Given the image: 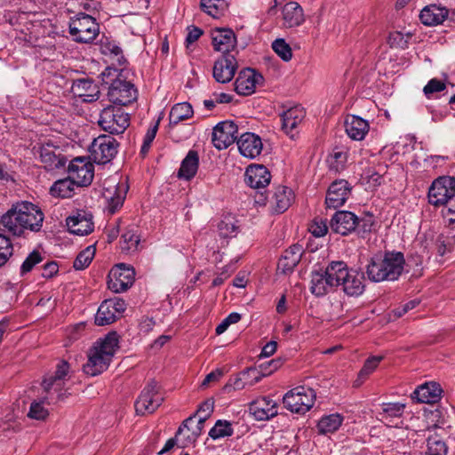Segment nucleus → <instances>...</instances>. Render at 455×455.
<instances>
[{"instance_id":"obj_1","label":"nucleus","mask_w":455,"mask_h":455,"mask_svg":"<svg viewBox=\"0 0 455 455\" xmlns=\"http://www.w3.org/2000/svg\"><path fill=\"white\" fill-rule=\"evenodd\" d=\"M44 218L38 206L27 201L18 202L0 218V231H8L17 236H21L26 230L37 232Z\"/></svg>"},{"instance_id":"obj_2","label":"nucleus","mask_w":455,"mask_h":455,"mask_svg":"<svg viewBox=\"0 0 455 455\" xmlns=\"http://www.w3.org/2000/svg\"><path fill=\"white\" fill-rule=\"evenodd\" d=\"M69 372V364L67 361H61L57 364L54 374L47 376L42 382L44 395L40 401H34L29 408L28 416L37 420L45 419L48 415V410L44 406V403L55 404L64 401L68 397L65 389L66 377Z\"/></svg>"},{"instance_id":"obj_3","label":"nucleus","mask_w":455,"mask_h":455,"mask_svg":"<svg viewBox=\"0 0 455 455\" xmlns=\"http://www.w3.org/2000/svg\"><path fill=\"white\" fill-rule=\"evenodd\" d=\"M404 263L402 252L377 253L371 258L365 272L371 282L395 281L402 275Z\"/></svg>"},{"instance_id":"obj_4","label":"nucleus","mask_w":455,"mask_h":455,"mask_svg":"<svg viewBox=\"0 0 455 455\" xmlns=\"http://www.w3.org/2000/svg\"><path fill=\"white\" fill-rule=\"evenodd\" d=\"M116 73L117 69L107 68L101 76L105 84H110L108 92L109 101L122 108L135 101L138 92L131 82L120 78L108 80L110 76H116Z\"/></svg>"},{"instance_id":"obj_5","label":"nucleus","mask_w":455,"mask_h":455,"mask_svg":"<svg viewBox=\"0 0 455 455\" xmlns=\"http://www.w3.org/2000/svg\"><path fill=\"white\" fill-rule=\"evenodd\" d=\"M98 124L110 134H122L130 124V117L121 107L109 105L100 112Z\"/></svg>"},{"instance_id":"obj_6","label":"nucleus","mask_w":455,"mask_h":455,"mask_svg":"<svg viewBox=\"0 0 455 455\" xmlns=\"http://www.w3.org/2000/svg\"><path fill=\"white\" fill-rule=\"evenodd\" d=\"M100 26L96 20L85 13H78L69 21V34L78 43H92L99 35Z\"/></svg>"},{"instance_id":"obj_7","label":"nucleus","mask_w":455,"mask_h":455,"mask_svg":"<svg viewBox=\"0 0 455 455\" xmlns=\"http://www.w3.org/2000/svg\"><path fill=\"white\" fill-rule=\"evenodd\" d=\"M315 397L316 395L314 389L299 386L284 395L283 403L290 411L305 414L313 407Z\"/></svg>"},{"instance_id":"obj_8","label":"nucleus","mask_w":455,"mask_h":455,"mask_svg":"<svg viewBox=\"0 0 455 455\" xmlns=\"http://www.w3.org/2000/svg\"><path fill=\"white\" fill-rule=\"evenodd\" d=\"M119 143L110 135H100L92 142L89 152L90 158L96 164L109 163L117 154Z\"/></svg>"},{"instance_id":"obj_9","label":"nucleus","mask_w":455,"mask_h":455,"mask_svg":"<svg viewBox=\"0 0 455 455\" xmlns=\"http://www.w3.org/2000/svg\"><path fill=\"white\" fill-rule=\"evenodd\" d=\"M164 397L159 393L157 383L150 381L141 391L135 402V411L139 415L153 413L163 403Z\"/></svg>"},{"instance_id":"obj_10","label":"nucleus","mask_w":455,"mask_h":455,"mask_svg":"<svg viewBox=\"0 0 455 455\" xmlns=\"http://www.w3.org/2000/svg\"><path fill=\"white\" fill-rule=\"evenodd\" d=\"M455 193V178L443 176L435 180L428 189V202L430 204L443 206Z\"/></svg>"},{"instance_id":"obj_11","label":"nucleus","mask_w":455,"mask_h":455,"mask_svg":"<svg viewBox=\"0 0 455 455\" xmlns=\"http://www.w3.org/2000/svg\"><path fill=\"white\" fill-rule=\"evenodd\" d=\"M68 172L76 188L88 187L94 177V166L87 157L78 156L70 161Z\"/></svg>"},{"instance_id":"obj_12","label":"nucleus","mask_w":455,"mask_h":455,"mask_svg":"<svg viewBox=\"0 0 455 455\" xmlns=\"http://www.w3.org/2000/svg\"><path fill=\"white\" fill-rule=\"evenodd\" d=\"M134 276V269L121 263L110 270L108 287L114 292H124L132 285Z\"/></svg>"},{"instance_id":"obj_13","label":"nucleus","mask_w":455,"mask_h":455,"mask_svg":"<svg viewBox=\"0 0 455 455\" xmlns=\"http://www.w3.org/2000/svg\"><path fill=\"white\" fill-rule=\"evenodd\" d=\"M238 138L237 125L233 121L219 123L212 131V141L218 149H225L232 145Z\"/></svg>"},{"instance_id":"obj_14","label":"nucleus","mask_w":455,"mask_h":455,"mask_svg":"<svg viewBox=\"0 0 455 455\" xmlns=\"http://www.w3.org/2000/svg\"><path fill=\"white\" fill-rule=\"evenodd\" d=\"M358 217L349 211H338L331 217L330 228L341 235H347L356 229Z\"/></svg>"},{"instance_id":"obj_15","label":"nucleus","mask_w":455,"mask_h":455,"mask_svg":"<svg viewBox=\"0 0 455 455\" xmlns=\"http://www.w3.org/2000/svg\"><path fill=\"white\" fill-rule=\"evenodd\" d=\"M351 193V186L346 180L333 181L327 191L325 204L328 208L337 209L344 205Z\"/></svg>"},{"instance_id":"obj_16","label":"nucleus","mask_w":455,"mask_h":455,"mask_svg":"<svg viewBox=\"0 0 455 455\" xmlns=\"http://www.w3.org/2000/svg\"><path fill=\"white\" fill-rule=\"evenodd\" d=\"M66 225L70 233L86 235L93 231L92 214L83 210L77 211L66 219Z\"/></svg>"},{"instance_id":"obj_17","label":"nucleus","mask_w":455,"mask_h":455,"mask_svg":"<svg viewBox=\"0 0 455 455\" xmlns=\"http://www.w3.org/2000/svg\"><path fill=\"white\" fill-rule=\"evenodd\" d=\"M263 76L252 68L242 70L235 82V91L239 95L248 96L255 92L256 86L262 84Z\"/></svg>"},{"instance_id":"obj_18","label":"nucleus","mask_w":455,"mask_h":455,"mask_svg":"<svg viewBox=\"0 0 455 455\" xmlns=\"http://www.w3.org/2000/svg\"><path fill=\"white\" fill-rule=\"evenodd\" d=\"M237 69V62L234 55H222L213 66V77L221 84L230 82Z\"/></svg>"},{"instance_id":"obj_19","label":"nucleus","mask_w":455,"mask_h":455,"mask_svg":"<svg viewBox=\"0 0 455 455\" xmlns=\"http://www.w3.org/2000/svg\"><path fill=\"white\" fill-rule=\"evenodd\" d=\"M212 45L215 51L220 52L222 55L230 54L236 45V37L230 28H216L212 34Z\"/></svg>"},{"instance_id":"obj_20","label":"nucleus","mask_w":455,"mask_h":455,"mask_svg":"<svg viewBox=\"0 0 455 455\" xmlns=\"http://www.w3.org/2000/svg\"><path fill=\"white\" fill-rule=\"evenodd\" d=\"M41 162L48 171H53L65 166L67 159L60 153L58 148L46 144L39 148Z\"/></svg>"},{"instance_id":"obj_21","label":"nucleus","mask_w":455,"mask_h":455,"mask_svg":"<svg viewBox=\"0 0 455 455\" xmlns=\"http://www.w3.org/2000/svg\"><path fill=\"white\" fill-rule=\"evenodd\" d=\"M240 153L248 158H255L262 151V141L259 136L252 132H245L237 140Z\"/></svg>"},{"instance_id":"obj_22","label":"nucleus","mask_w":455,"mask_h":455,"mask_svg":"<svg viewBox=\"0 0 455 455\" xmlns=\"http://www.w3.org/2000/svg\"><path fill=\"white\" fill-rule=\"evenodd\" d=\"M71 92L84 101L92 102L99 99L100 90L90 78H80L73 82Z\"/></svg>"},{"instance_id":"obj_23","label":"nucleus","mask_w":455,"mask_h":455,"mask_svg":"<svg viewBox=\"0 0 455 455\" xmlns=\"http://www.w3.org/2000/svg\"><path fill=\"white\" fill-rule=\"evenodd\" d=\"M270 179V172L263 165H251L246 169L244 181L251 188H265Z\"/></svg>"},{"instance_id":"obj_24","label":"nucleus","mask_w":455,"mask_h":455,"mask_svg":"<svg viewBox=\"0 0 455 455\" xmlns=\"http://www.w3.org/2000/svg\"><path fill=\"white\" fill-rule=\"evenodd\" d=\"M442 388L436 382L425 383L417 387L411 397L419 403H434L441 398Z\"/></svg>"},{"instance_id":"obj_25","label":"nucleus","mask_w":455,"mask_h":455,"mask_svg":"<svg viewBox=\"0 0 455 455\" xmlns=\"http://www.w3.org/2000/svg\"><path fill=\"white\" fill-rule=\"evenodd\" d=\"M304 250L300 244H293L284 251L278 261L277 268L282 273L292 272L301 259Z\"/></svg>"},{"instance_id":"obj_26","label":"nucleus","mask_w":455,"mask_h":455,"mask_svg":"<svg viewBox=\"0 0 455 455\" xmlns=\"http://www.w3.org/2000/svg\"><path fill=\"white\" fill-rule=\"evenodd\" d=\"M449 10L446 7L430 4L420 12L419 19L426 26H437L442 24L448 17Z\"/></svg>"},{"instance_id":"obj_27","label":"nucleus","mask_w":455,"mask_h":455,"mask_svg":"<svg viewBox=\"0 0 455 455\" xmlns=\"http://www.w3.org/2000/svg\"><path fill=\"white\" fill-rule=\"evenodd\" d=\"M110 362L103 354L92 347L88 354V362L84 365V371L90 376L99 375L108 369Z\"/></svg>"},{"instance_id":"obj_28","label":"nucleus","mask_w":455,"mask_h":455,"mask_svg":"<svg viewBox=\"0 0 455 455\" xmlns=\"http://www.w3.org/2000/svg\"><path fill=\"white\" fill-rule=\"evenodd\" d=\"M282 14L285 28L299 27L305 21L303 9L297 2L285 4L283 7Z\"/></svg>"},{"instance_id":"obj_29","label":"nucleus","mask_w":455,"mask_h":455,"mask_svg":"<svg viewBox=\"0 0 455 455\" xmlns=\"http://www.w3.org/2000/svg\"><path fill=\"white\" fill-rule=\"evenodd\" d=\"M344 125L347 134L354 140H362L369 131L367 121L356 116H347Z\"/></svg>"},{"instance_id":"obj_30","label":"nucleus","mask_w":455,"mask_h":455,"mask_svg":"<svg viewBox=\"0 0 455 455\" xmlns=\"http://www.w3.org/2000/svg\"><path fill=\"white\" fill-rule=\"evenodd\" d=\"M305 117L303 108L296 106L284 111L281 116L282 128L287 133L293 137L292 132Z\"/></svg>"},{"instance_id":"obj_31","label":"nucleus","mask_w":455,"mask_h":455,"mask_svg":"<svg viewBox=\"0 0 455 455\" xmlns=\"http://www.w3.org/2000/svg\"><path fill=\"white\" fill-rule=\"evenodd\" d=\"M331 285L334 287L340 286L341 282L347 276L349 270L344 261H332L325 269H323Z\"/></svg>"},{"instance_id":"obj_32","label":"nucleus","mask_w":455,"mask_h":455,"mask_svg":"<svg viewBox=\"0 0 455 455\" xmlns=\"http://www.w3.org/2000/svg\"><path fill=\"white\" fill-rule=\"evenodd\" d=\"M363 276L355 271H349L347 276L341 282L343 291L348 296H359L364 291Z\"/></svg>"},{"instance_id":"obj_33","label":"nucleus","mask_w":455,"mask_h":455,"mask_svg":"<svg viewBox=\"0 0 455 455\" xmlns=\"http://www.w3.org/2000/svg\"><path fill=\"white\" fill-rule=\"evenodd\" d=\"M251 410L258 420H267L277 415L276 403L267 397L253 404Z\"/></svg>"},{"instance_id":"obj_34","label":"nucleus","mask_w":455,"mask_h":455,"mask_svg":"<svg viewBox=\"0 0 455 455\" xmlns=\"http://www.w3.org/2000/svg\"><path fill=\"white\" fill-rule=\"evenodd\" d=\"M199 166V156L196 150H189L186 157L182 160L179 177L187 180H191L196 173Z\"/></svg>"},{"instance_id":"obj_35","label":"nucleus","mask_w":455,"mask_h":455,"mask_svg":"<svg viewBox=\"0 0 455 455\" xmlns=\"http://www.w3.org/2000/svg\"><path fill=\"white\" fill-rule=\"evenodd\" d=\"M194 110L188 102L175 104L169 114V127L173 129L180 122L188 120L193 116Z\"/></svg>"},{"instance_id":"obj_36","label":"nucleus","mask_w":455,"mask_h":455,"mask_svg":"<svg viewBox=\"0 0 455 455\" xmlns=\"http://www.w3.org/2000/svg\"><path fill=\"white\" fill-rule=\"evenodd\" d=\"M118 334L116 331H111L104 339L98 340L92 347L109 360H112L116 350L118 348Z\"/></svg>"},{"instance_id":"obj_37","label":"nucleus","mask_w":455,"mask_h":455,"mask_svg":"<svg viewBox=\"0 0 455 455\" xmlns=\"http://www.w3.org/2000/svg\"><path fill=\"white\" fill-rule=\"evenodd\" d=\"M332 288L333 286L331 285L323 269L312 272L310 291L314 295L317 297L323 296Z\"/></svg>"},{"instance_id":"obj_38","label":"nucleus","mask_w":455,"mask_h":455,"mask_svg":"<svg viewBox=\"0 0 455 455\" xmlns=\"http://www.w3.org/2000/svg\"><path fill=\"white\" fill-rule=\"evenodd\" d=\"M258 373V370L255 368H247L246 370L243 371L239 373L238 376L235 378L233 382H229L225 385L224 390L226 392H228L231 388L235 390H241L245 387V386H253L254 384L258 383L260 379V376H255L253 379L249 380L247 379V376L251 374Z\"/></svg>"},{"instance_id":"obj_39","label":"nucleus","mask_w":455,"mask_h":455,"mask_svg":"<svg viewBox=\"0 0 455 455\" xmlns=\"http://www.w3.org/2000/svg\"><path fill=\"white\" fill-rule=\"evenodd\" d=\"M76 183L68 175V178L59 180L51 187L50 192L53 196L70 198L75 194Z\"/></svg>"},{"instance_id":"obj_40","label":"nucleus","mask_w":455,"mask_h":455,"mask_svg":"<svg viewBox=\"0 0 455 455\" xmlns=\"http://www.w3.org/2000/svg\"><path fill=\"white\" fill-rule=\"evenodd\" d=\"M111 301L104 300L98 308L95 315V323L99 326L108 325L114 323L119 316L116 312H113V306Z\"/></svg>"},{"instance_id":"obj_41","label":"nucleus","mask_w":455,"mask_h":455,"mask_svg":"<svg viewBox=\"0 0 455 455\" xmlns=\"http://www.w3.org/2000/svg\"><path fill=\"white\" fill-rule=\"evenodd\" d=\"M343 421V417L339 413L330 414L323 417L318 424V433L325 435L328 433H333L339 429Z\"/></svg>"},{"instance_id":"obj_42","label":"nucleus","mask_w":455,"mask_h":455,"mask_svg":"<svg viewBox=\"0 0 455 455\" xmlns=\"http://www.w3.org/2000/svg\"><path fill=\"white\" fill-rule=\"evenodd\" d=\"M195 416H191L185 419L182 423V425L179 427L176 437L180 435L183 431V428L186 427L188 431H191V434L187 436V440L182 442L181 446H186L188 443H193L196 442L197 437L202 434V431L204 427L205 419L199 418L197 424L195 428H190L188 427V424L193 421Z\"/></svg>"},{"instance_id":"obj_43","label":"nucleus","mask_w":455,"mask_h":455,"mask_svg":"<svg viewBox=\"0 0 455 455\" xmlns=\"http://www.w3.org/2000/svg\"><path fill=\"white\" fill-rule=\"evenodd\" d=\"M293 199V194L291 188L287 187L278 188L275 193V212L282 213L291 205Z\"/></svg>"},{"instance_id":"obj_44","label":"nucleus","mask_w":455,"mask_h":455,"mask_svg":"<svg viewBox=\"0 0 455 455\" xmlns=\"http://www.w3.org/2000/svg\"><path fill=\"white\" fill-rule=\"evenodd\" d=\"M427 455H447V444L437 434L431 435L427 437Z\"/></svg>"},{"instance_id":"obj_45","label":"nucleus","mask_w":455,"mask_h":455,"mask_svg":"<svg viewBox=\"0 0 455 455\" xmlns=\"http://www.w3.org/2000/svg\"><path fill=\"white\" fill-rule=\"evenodd\" d=\"M201 9L213 18H218L227 8L225 0H201Z\"/></svg>"},{"instance_id":"obj_46","label":"nucleus","mask_w":455,"mask_h":455,"mask_svg":"<svg viewBox=\"0 0 455 455\" xmlns=\"http://www.w3.org/2000/svg\"><path fill=\"white\" fill-rule=\"evenodd\" d=\"M405 404L402 403H384L380 413L382 420L391 422V419L400 418L403 414Z\"/></svg>"},{"instance_id":"obj_47","label":"nucleus","mask_w":455,"mask_h":455,"mask_svg":"<svg viewBox=\"0 0 455 455\" xmlns=\"http://www.w3.org/2000/svg\"><path fill=\"white\" fill-rule=\"evenodd\" d=\"M95 255V249L92 245L86 247L76 256L73 267L76 270L86 268L92 262Z\"/></svg>"},{"instance_id":"obj_48","label":"nucleus","mask_w":455,"mask_h":455,"mask_svg":"<svg viewBox=\"0 0 455 455\" xmlns=\"http://www.w3.org/2000/svg\"><path fill=\"white\" fill-rule=\"evenodd\" d=\"M233 435V428L229 421L219 419L214 427L210 430L209 436L213 440L231 436Z\"/></svg>"},{"instance_id":"obj_49","label":"nucleus","mask_w":455,"mask_h":455,"mask_svg":"<svg viewBox=\"0 0 455 455\" xmlns=\"http://www.w3.org/2000/svg\"><path fill=\"white\" fill-rule=\"evenodd\" d=\"M4 232L0 231V267L5 265L13 253V245Z\"/></svg>"},{"instance_id":"obj_50","label":"nucleus","mask_w":455,"mask_h":455,"mask_svg":"<svg viewBox=\"0 0 455 455\" xmlns=\"http://www.w3.org/2000/svg\"><path fill=\"white\" fill-rule=\"evenodd\" d=\"M44 260V257L38 251L35 250L28 254L20 266V275L32 271V269Z\"/></svg>"},{"instance_id":"obj_51","label":"nucleus","mask_w":455,"mask_h":455,"mask_svg":"<svg viewBox=\"0 0 455 455\" xmlns=\"http://www.w3.org/2000/svg\"><path fill=\"white\" fill-rule=\"evenodd\" d=\"M122 251L131 252L137 250L140 243V237L133 230H127L122 235Z\"/></svg>"},{"instance_id":"obj_52","label":"nucleus","mask_w":455,"mask_h":455,"mask_svg":"<svg viewBox=\"0 0 455 455\" xmlns=\"http://www.w3.org/2000/svg\"><path fill=\"white\" fill-rule=\"evenodd\" d=\"M272 49L284 61H289L292 58L291 48L283 38L275 39L272 43Z\"/></svg>"},{"instance_id":"obj_53","label":"nucleus","mask_w":455,"mask_h":455,"mask_svg":"<svg viewBox=\"0 0 455 455\" xmlns=\"http://www.w3.org/2000/svg\"><path fill=\"white\" fill-rule=\"evenodd\" d=\"M127 188H117L116 194L110 197L108 204V211L109 213L114 214L124 204Z\"/></svg>"},{"instance_id":"obj_54","label":"nucleus","mask_w":455,"mask_h":455,"mask_svg":"<svg viewBox=\"0 0 455 455\" xmlns=\"http://www.w3.org/2000/svg\"><path fill=\"white\" fill-rule=\"evenodd\" d=\"M383 356L380 355H374L371 357H369L361 371H359L358 377L359 379H365L367 378L371 373L373 372V371L378 367L379 363L382 361Z\"/></svg>"},{"instance_id":"obj_55","label":"nucleus","mask_w":455,"mask_h":455,"mask_svg":"<svg viewBox=\"0 0 455 455\" xmlns=\"http://www.w3.org/2000/svg\"><path fill=\"white\" fill-rule=\"evenodd\" d=\"M411 37V35H407V37L403 36V33L399 31L391 32L388 36L387 43L390 47L394 48H401L405 49L408 47V39Z\"/></svg>"},{"instance_id":"obj_56","label":"nucleus","mask_w":455,"mask_h":455,"mask_svg":"<svg viewBox=\"0 0 455 455\" xmlns=\"http://www.w3.org/2000/svg\"><path fill=\"white\" fill-rule=\"evenodd\" d=\"M328 225L326 220L315 218L309 226V232L315 237H322L328 232Z\"/></svg>"},{"instance_id":"obj_57","label":"nucleus","mask_w":455,"mask_h":455,"mask_svg":"<svg viewBox=\"0 0 455 455\" xmlns=\"http://www.w3.org/2000/svg\"><path fill=\"white\" fill-rule=\"evenodd\" d=\"M445 89V83L437 78H433L425 85L423 92L427 98L431 99L434 93L443 92Z\"/></svg>"},{"instance_id":"obj_58","label":"nucleus","mask_w":455,"mask_h":455,"mask_svg":"<svg viewBox=\"0 0 455 455\" xmlns=\"http://www.w3.org/2000/svg\"><path fill=\"white\" fill-rule=\"evenodd\" d=\"M218 228L220 236L227 238L235 235L237 227L230 218H226L219 223Z\"/></svg>"},{"instance_id":"obj_59","label":"nucleus","mask_w":455,"mask_h":455,"mask_svg":"<svg viewBox=\"0 0 455 455\" xmlns=\"http://www.w3.org/2000/svg\"><path fill=\"white\" fill-rule=\"evenodd\" d=\"M347 156L344 152L335 151L329 156L327 162L329 164L330 169L334 170L335 172H339L343 168Z\"/></svg>"},{"instance_id":"obj_60","label":"nucleus","mask_w":455,"mask_h":455,"mask_svg":"<svg viewBox=\"0 0 455 455\" xmlns=\"http://www.w3.org/2000/svg\"><path fill=\"white\" fill-rule=\"evenodd\" d=\"M375 226V220L372 214H366L364 217L358 218V226L356 228L359 229L363 234L370 233Z\"/></svg>"},{"instance_id":"obj_61","label":"nucleus","mask_w":455,"mask_h":455,"mask_svg":"<svg viewBox=\"0 0 455 455\" xmlns=\"http://www.w3.org/2000/svg\"><path fill=\"white\" fill-rule=\"evenodd\" d=\"M446 212H443L445 217L450 216L448 219L449 224H455V193L443 205Z\"/></svg>"},{"instance_id":"obj_62","label":"nucleus","mask_w":455,"mask_h":455,"mask_svg":"<svg viewBox=\"0 0 455 455\" xmlns=\"http://www.w3.org/2000/svg\"><path fill=\"white\" fill-rule=\"evenodd\" d=\"M213 409L214 402L212 400H207L201 404L196 411V414L199 415V418L206 420L212 413Z\"/></svg>"},{"instance_id":"obj_63","label":"nucleus","mask_w":455,"mask_h":455,"mask_svg":"<svg viewBox=\"0 0 455 455\" xmlns=\"http://www.w3.org/2000/svg\"><path fill=\"white\" fill-rule=\"evenodd\" d=\"M419 304V301L417 299L410 300L405 304L398 307L394 310L395 315L397 317H401L405 315L408 311L415 308Z\"/></svg>"},{"instance_id":"obj_64","label":"nucleus","mask_w":455,"mask_h":455,"mask_svg":"<svg viewBox=\"0 0 455 455\" xmlns=\"http://www.w3.org/2000/svg\"><path fill=\"white\" fill-rule=\"evenodd\" d=\"M59 271L58 264L54 261L47 262L43 267L42 276L51 278Z\"/></svg>"}]
</instances>
